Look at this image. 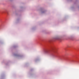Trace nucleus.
<instances>
[{"label":"nucleus","mask_w":79,"mask_h":79,"mask_svg":"<svg viewBox=\"0 0 79 79\" xmlns=\"http://www.w3.org/2000/svg\"><path fill=\"white\" fill-rule=\"evenodd\" d=\"M56 39H59V38H57Z\"/></svg>","instance_id":"f257e3e1"}]
</instances>
